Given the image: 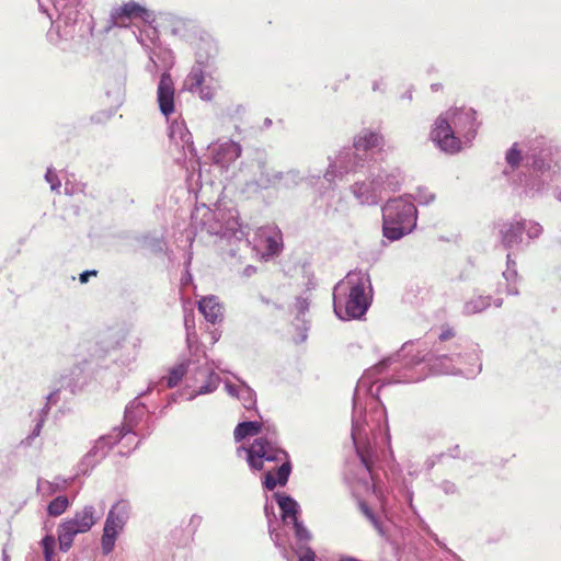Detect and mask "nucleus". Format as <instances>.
<instances>
[{
  "label": "nucleus",
  "instance_id": "obj_1",
  "mask_svg": "<svg viewBox=\"0 0 561 561\" xmlns=\"http://www.w3.org/2000/svg\"><path fill=\"white\" fill-rule=\"evenodd\" d=\"M478 126L472 108H449L435 119L430 139L440 151L454 154L471 144Z\"/></svg>",
  "mask_w": 561,
  "mask_h": 561
},
{
  "label": "nucleus",
  "instance_id": "obj_2",
  "mask_svg": "<svg viewBox=\"0 0 561 561\" xmlns=\"http://www.w3.org/2000/svg\"><path fill=\"white\" fill-rule=\"evenodd\" d=\"M382 145L383 136L380 133L369 128L360 129L353 138V146L339 151L334 161L329 164L323 179L331 186L336 178L347 174L356 175L358 171L376 167L374 149Z\"/></svg>",
  "mask_w": 561,
  "mask_h": 561
},
{
  "label": "nucleus",
  "instance_id": "obj_3",
  "mask_svg": "<svg viewBox=\"0 0 561 561\" xmlns=\"http://www.w3.org/2000/svg\"><path fill=\"white\" fill-rule=\"evenodd\" d=\"M371 283L367 272L352 271L333 289V309L341 320L360 319L371 304Z\"/></svg>",
  "mask_w": 561,
  "mask_h": 561
},
{
  "label": "nucleus",
  "instance_id": "obj_4",
  "mask_svg": "<svg viewBox=\"0 0 561 561\" xmlns=\"http://www.w3.org/2000/svg\"><path fill=\"white\" fill-rule=\"evenodd\" d=\"M525 165L529 173L519 176L518 185L529 196L541 193L559 172L551 147L546 145L543 137L536 138L529 146L525 153Z\"/></svg>",
  "mask_w": 561,
  "mask_h": 561
},
{
  "label": "nucleus",
  "instance_id": "obj_5",
  "mask_svg": "<svg viewBox=\"0 0 561 561\" xmlns=\"http://www.w3.org/2000/svg\"><path fill=\"white\" fill-rule=\"evenodd\" d=\"M415 363H425L430 373L435 375H463L471 378L481 371L482 365L477 346H469L463 352L457 346L449 353L439 348L431 351L426 347L422 356H417Z\"/></svg>",
  "mask_w": 561,
  "mask_h": 561
},
{
  "label": "nucleus",
  "instance_id": "obj_6",
  "mask_svg": "<svg viewBox=\"0 0 561 561\" xmlns=\"http://www.w3.org/2000/svg\"><path fill=\"white\" fill-rule=\"evenodd\" d=\"M239 457L242 454L247 457V462L253 471L263 469L264 461L280 462L276 471V479L279 485H285L291 472V462L289 455L279 446V439L276 428L267 432L253 440L249 447L240 446L237 449Z\"/></svg>",
  "mask_w": 561,
  "mask_h": 561
},
{
  "label": "nucleus",
  "instance_id": "obj_7",
  "mask_svg": "<svg viewBox=\"0 0 561 561\" xmlns=\"http://www.w3.org/2000/svg\"><path fill=\"white\" fill-rule=\"evenodd\" d=\"M416 220L417 210L409 195L390 198L382 207V232L390 241L411 233Z\"/></svg>",
  "mask_w": 561,
  "mask_h": 561
},
{
  "label": "nucleus",
  "instance_id": "obj_8",
  "mask_svg": "<svg viewBox=\"0 0 561 561\" xmlns=\"http://www.w3.org/2000/svg\"><path fill=\"white\" fill-rule=\"evenodd\" d=\"M123 340L121 332L108 331L89 348V359L82 354H77V363L72 367V387L82 388L87 385L95 374L98 362L117 351L122 346Z\"/></svg>",
  "mask_w": 561,
  "mask_h": 561
},
{
  "label": "nucleus",
  "instance_id": "obj_9",
  "mask_svg": "<svg viewBox=\"0 0 561 561\" xmlns=\"http://www.w3.org/2000/svg\"><path fill=\"white\" fill-rule=\"evenodd\" d=\"M202 229L210 236L228 240H247L249 227L239 222V213L236 208L218 206L214 210L207 209L201 221Z\"/></svg>",
  "mask_w": 561,
  "mask_h": 561
},
{
  "label": "nucleus",
  "instance_id": "obj_10",
  "mask_svg": "<svg viewBox=\"0 0 561 561\" xmlns=\"http://www.w3.org/2000/svg\"><path fill=\"white\" fill-rule=\"evenodd\" d=\"M413 342L404 343L402 348L398 353L381 359L378 364H376L373 368L368 370V374H379L392 365L401 364L400 369H398L397 367L393 369L397 375L393 378L392 382H416L422 380L426 376V374H414L412 371V368L414 366L422 364L415 362L417 359V356H422L425 353L426 345L425 343H417V348L415 353L413 351ZM388 385H391V381H388Z\"/></svg>",
  "mask_w": 561,
  "mask_h": 561
},
{
  "label": "nucleus",
  "instance_id": "obj_11",
  "mask_svg": "<svg viewBox=\"0 0 561 561\" xmlns=\"http://www.w3.org/2000/svg\"><path fill=\"white\" fill-rule=\"evenodd\" d=\"M275 170L271 169L263 153L244 160L239 169L238 178L243 183L244 191L255 194L263 190L274 187Z\"/></svg>",
  "mask_w": 561,
  "mask_h": 561
},
{
  "label": "nucleus",
  "instance_id": "obj_12",
  "mask_svg": "<svg viewBox=\"0 0 561 561\" xmlns=\"http://www.w3.org/2000/svg\"><path fill=\"white\" fill-rule=\"evenodd\" d=\"M130 515L131 504L128 500L121 499L111 506L105 518L101 537V550L104 556L110 554L114 550L116 539L124 530Z\"/></svg>",
  "mask_w": 561,
  "mask_h": 561
},
{
  "label": "nucleus",
  "instance_id": "obj_13",
  "mask_svg": "<svg viewBox=\"0 0 561 561\" xmlns=\"http://www.w3.org/2000/svg\"><path fill=\"white\" fill-rule=\"evenodd\" d=\"M268 530L271 539L287 561H316V552L310 547L312 534L309 530L306 538L283 536L282 533L272 527L271 523Z\"/></svg>",
  "mask_w": 561,
  "mask_h": 561
},
{
  "label": "nucleus",
  "instance_id": "obj_14",
  "mask_svg": "<svg viewBox=\"0 0 561 561\" xmlns=\"http://www.w3.org/2000/svg\"><path fill=\"white\" fill-rule=\"evenodd\" d=\"M356 174L365 175V180H356L350 190L358 204L364 206H375L381 201L382 184L380 179L382 175L376 173V167L358 171Z\"/></svg>",
  "mask_w": 561,
  "mask_h": 561
},
{
  "label": "nucleus",
  "instance_id": "obj_15",
  "mask_svg": "<svg viewBox=\"0 0 561 561\" xmlns=\"http://www.w3.org/2000/svg\"><path fill=\"white\" fill-rule=\"evenodd\" d=\"M274 497L280 510V516L286 531L284 536H289L288 531H291L293 536H298L299 538L308 537L309 529L299 519V504L297 501L290 495L279 492L275 493Z\"/></svg>",
  "mask_w": 561,
  "mask_h": 561
},
{
  "label": "nucleus",
  "instance_id": "obj_16",
  "mask_svg": "<svg viewBox=\"0 0 561 561\" xmlns=\"http://www.w3.org/2000/svg\"><path fill=\"white\" fill-rule=\"evenodd\" d=\"M57 12V19L53 21L47 32L48 42L62 51L70 47V3L65 8L54 9Z\"/></svg>",
  "mask_w": 561,
  "mask_h": 561
},
{
  "label": "nucleus",
  "instance_id": "obj_17",
  "mask_svg": "<svg viewBox=\"0 0 561 561\" xmlns=\"http://www.w3.org/2000/svg\"><path fill=\"white\" fill-rule=\"evenodd\" d=\"M131 19H140L145 23L154 22V13L141 4L130 1L112 10L110 15V27L127 26L126 21Z\"/></svg>",
  "mask_w": 561,
  "mask_h": 561
},
{
  "label": "nucleus",
  "instance_id": "obj_18",
  "mask_svg": "<svg viewBox=\"0 0 561 561\" xmlns=\"http://www.w3.org/2000/svg\"><path fill=\"white\" fill-rule=\"evenodd\" d=\"M115 442L112 436L100 437L78 465L76 476L88 474L107 455Z\"/></svg>",
  "mask_w": 561,
  "mask_h": 561
},
{
  "label": "nucleus",
  "instance_id": "obj_19",
  "mask_svg": "<svg viewBox=\"0 0 561 561\" xmlns=\"http://www.w3.org/2000/svg\"><path fill=\"white\" fill-rule=\"evenodd\" d=\"M363 388H367V390L371 391L373 387H367V381L365 378H362L355 389L353 397V414H352V438L354 444H357L359 439L366 436L365 426L366 414L363 409V403L360 400V391Z\"/></svg>",
  "mask_w": 561,
  "mask_h": 561
},
{
  "label": "nucleus",
  "instance_id": "obj_20",
  "mask_svg": "<svg viewBox=\"0 0 561 561\" xmlns=\"http://www.w3.org/2000/svg\"><path fill=\"white\" fill-rule=\"evenodd\" d=\"M194 379L196 382H202L199 387H197L195 390L190 392L187 400H194L197 396L202 394H208L214 392L219 383H220V377L218 374H216L207 364H197L194 370Z\"/></svg>",
  "mask_w": 561,
  "mask_h": 561
},
{
  "label": "nucleus",
  "instance_id": "obj_21",
  "mask_svg": "<svg viewBox=\"0 0 561 561\" xmlns=\"http://www.w3.org/2000/svg\"><path fill=\"white\" fill-rule=\"evenodd\" d=\"M157 99L160 112L167 118L174 113V83L169 72H163L158 84Z\"/></svg>",
  "mask_w": 561,
  "mask_h": 561
},
{
  "label": "nucleus",
  "instance_id": "obj_22",
  "mask_svg": "<svg viewBox=\"0 0 561 561\" xmlns=\"http://www.w3.org/2000/svg\"><path fill=\"white\" fill-rule=\"evenodd\" d=\"M214 162L228 168L234 162L242 153V147L239 142L233 140L219 141L211 148Z\"/></svg>",
  "mask_w": 561,
  "mask_h": 561
},
{
  "label": "nucleus",
  "instance_id": "obj_23",
  "mask_svg": "<svg viewBox=\"0 0 561 561\" xmlns=\"http://www.w3.org/2000/svg\"><path fill=\"white\" fill-rule=\"evenodd\" d=\"M218 55L217 42L210 36H201L195 53V64L211 70Z\"/></svg>",
  "mask_w": 561,
  "mask_h": 561
},
{
  "label": "nucleus",
  "instance_id": "obj_24",
  "mask_svg": "<svg viewBox=\"0 0 561 561\" xmlns=\"http://www.w3.org/2000/svg\"><path fill=\"white\" fill-rule=\"evenodd\" d=\"M525 230V219L513 220L505 222L500 229L501 242L504 248L512 249L518 245L523 240Z\"/></svg>",
  "mask_w": 561,
  "mask_h": 561
},
{
  "label": "nucleus",
  "instance_id": "obj_25",
  "mask_svg": "<svg viewBox=\"0 0 561 561\" xmlns=\"http://www.w3.org/2000/svg\"><path fill=\"white\" fill-rule=\"evenodd\" d=\"M98 518L93 505H85L81 511L76 512L72 517V537L77 534L90 530Z\"/></svg>",
  "mask_w": 561,
  "mask_h": 561
},
{
  "label": "nucleus",
  "instance_id": "obj_26",
  "mask_svg": "<svg viewBox=\"0 0 561 561\" xmlns=\"http://www.w3.org/2000/svg\"><path fill=\"white\" fill-rule=\"evenodd\" d=\"M221 306L215 296L204 297L198 301V310L204 318L215 324L222 317Z\"/></svg>",
  "mask_w": 561,
  "mask_h": 561
},
{
  "label": "nucleus",
  "instance_id": "obj_27",
  "mask_svg": "<svg viewBox=\"0 0 561 561\" xmlns=\"http://www.w3.org/2000/svg\"><path fill=\"white\" fill-rule=\"evenodd\" d=\"M275 428L274 426H263L260 422L256 421H244L239 423L234 431L233 436L236 442H241L247 437L250 436H256L259 434H262L263 436L267 430Z\"/></svg>",
  "mask_w": 561,
  "mask_h": 561
},
{
  "label": "nucleus",
  "instance_id": "obj_28",
  "mask_svg": "<svg viewBox=\"0 0 561 561\" xmlns=\"http://www.w3.org/2000/svg\"><path fill=\"white\" fill-rule=\"evenodd\" d=\"M304 176L298 170L291 169L286 172L275 170L274 187L291 188L301 183Z\"/></svg>",
  "mask_w": 561,
  "mask_h": 561
},
{
  "label": "nucleus",
  "instance_id": "obj_29",
  "mask_svg": "<svg viewBox=\"0 0 561 561\" xmlns=\"http://www.w3.org/2000/svg\"><path fill=\"white\" fill-rule=\"evenodd\" d=\"M210 72V69L201 65L194 64L191 71L184 80V88L190 92H196L204 83L205 76Z\"/></svg>",
  "mask_w": 561,
  "mask_h": 561
},
{
  "label": "nucleus",
  "instance_id": "obj_30",
  "mask_svg": "<svg viewBox=\"0 0 561 561\" xmlns=\"http://www.w3.org/2000/svg\"><path fill=\"white\" fill-rule=\"evenodd\" d=\"M197 364L198 360L195 362L188 359L187 362L181 363L178 366L173 367L170 370L169 376L167 377V386L169 388H174L175 386H178V383L182 380L184 375H186L187 373H194Z\"/></svg>",
  "mask_w": 561,
  "mask_h": 561
},
{
  "label": "nucleus",
  "instance_id": "obj_31",
  "mask_svg": "<svg viewBox=\"0 0 561 561\" xmlns=\"http://www.w3.org/2000/svg\"><path fill=\"white\" fill-rule=\"evenodd\" d=\"M376 173H380L382 178L380 182L382 184V192H396L399 191L402 184V173L399 169H393L391 171L379 170L376 167Z\"/></svg>",
  "mask_w": 561,
  "mask_h": 561
},
{
  "label": "nucleus",
  "instance_id": "obj_32",
  "mask_svg": "<svg viewBox=\"0 0 561 561\" xmlns=\"http://www.w3.org/2000/svg\"><path fill=\"white\" fill-rule=\"evenodd\" d=\"M124 95H125V79L123 77H118V78L114 79L112 82L107 83L106 96L110 99V101L114 107H118L123 104Z\"/></svg>",
  "mask_w": 561,
  "mask_h": 561
},
{
  "label": "nucleus",
  "instance_id": "obj_33",
  "mask_svg": "<svg viewBox=\"0 0 561 561\" xmlns=\"http://www.w3.org/2000/svg\"><path fill=\"white\" fill-rule=\"evenodd\" d=\"M491 296H474L468 299L462 307V313L466 316H472L484 311L491 305Z\"/></svg>",
  "mask_w": 561,
  "mask_h": 561
},
{
  "label": "nucleus",
  "instance_id": "obj_34",
  "mask_svg": "<svg viewBox=\"0 0 561 561\" xmlns=\"http://www.w3.org/2000/svg\"><path fill=\"white\" fill-rule=\"evenodd\" d=\"M145 405L138 398L134 399L125 409L124 421L130 426L131 423L137 424V419L144 413Z\"/></svg>",
  "mask_w": 561,
  "mask_h": 561
},
{
  "label": "nucleus",
  "instance_id": "obj_35",
  "mask_svg": "<svg viewBox=\"0 0 561 561\" xmlns=\"http://www.w3.org/2000/svg\"><path fill=\"white\" fill-rule=\"evenodd\" d=\"M243 404L247 410H251L256 404V393L253 389H251L244 382L241 383V390L238 392L237 397Z\"/></svg>",
  "mask_w": 561,
  "mask_h": 561
},
{
  "label": "nucleus",
  "instance_id": "obj_36",
  "mask_svg": "<svg viewBox=\"0 0 561 561\" xmlns=\"http://www.w3.org/2000/svg\"><path fill=\"white\" fill-rule=\"evenodd\" d=\"M58 541L60 551L70 550V520H65L58 528Z\"/></svg>",
  "mask_w": 561,
  "mask_h": 561
},
{
  "label": "nucleus",
  "instance_id": "obj_37",
  "mask_svg": "<svg viewBox=\"0 0 561 561\" xmlns=\"http://www.w3.org/2000/svg\"><path fill=\"white\" fill-rule=\"evenodd\" d=\"M135 425L136 423H131V425L128 426L126 421H124V424L121 428H114L113 432L107 436H112V440H116L114 445L123 439H126L128 443H131V440L135 437V434H133L131 436L128 434L131 433V430Z\"/></svg>",
  "mask_w": 561,
  "mask_h": 561
},
{
  "label": "nucleus",
  "instance_id": "obj_38",
  "mask_svg": "<svg viewBox=\"0 0 561 561\" xmlns=\"http://www.w3.org/2000/svg\"><path fill=\"white\" fill-rule=\"evenodd\" d=\"M522 150L518 148V145L515 142L505 154V160L507 165L514 171L517 169L523 161Z\"/></svg>",
  "mask_w": 561,
  "mask_h": 561
},
{
  "label": "nucleus",
  "instance_id": "obj_39",
  "mask_svg": "<svg viewBox=\"0 0 561 561\" xmlns=\"http://www.w3.org/2000/svg\"><path fill=\"white\" fill-rule=\"evenodd\" d=\"M68 504L67 496H57L48 504L47 512L50 516H59L66 511Z\"/></svg>",
  "mask_w": 561,
  "mask_h": 561
},
{
  "label": "nucleus",
  "instance_id": "obj_40",
  "mask_svg": "<svg viewBox=\"0 0 561 561\" xmlns=\"http://www.w3.org/2000/svg\"><path fill=\"white\" fill-rule=\"evenodd\" d=\"M439 492L446 496L459 495L460 489L455 481L444 479L434 485Z\"/></svg>",
  "mask_w": 561,
  "mask_h": 561
},
{
  "label": "nucleus",
  "instance_id": "obj_41",
  "mask_svg": "<svg viewBox=\"0 0 561 561\" xmlns=\"http://www.w3.org/2000/svg\"><path fill=\"white\" fill-rule=\"evenodd\" d=\"M55 545L54 536L47 535L43 538L42 546L45 561H54Z\"/></svg>",
  "mask_w": 561,
  "mask_h": 561
},
{
  "label": "nucleus",
  "instance_id": "obj_42",
  "mask_svg": "<svg viewBox=\"0 0 561 561\" xmlns=\"http://www.w3.org/2000/svg\"><path fill=\"white\" fill-rule=\"evenodd\" d=\"M543 229L542 226L536 221L525 219V230L529 239H537L541 236Z\"/></svg>",
  "mask_w": 561,
  "mask_h": 561
},
{
  "label": "nucleus",
  "instance_id": "obj_43",
  "mask_svg": "<svg viewBox=\"0 0 561 561\" xmlns=\"http://www.w3.org/2000/svg\"><path fill=\"white\" fill-rule=\"evenodd\" d=\"M506 259V270L503 272V276L508 283L515 282L517 278L516 262L512 260L511 254H507Z\"/></svg>",
  "mask_w": 561,
  "mask_h": 561
},
{
  "label": "nucleus",
  "instance_id": "obj_44",
  "mask_svg": "<svg viewBox=\"0 0 561 561\" xmlns=\"http://www.w3.org/2000/svg\"><path fill=\"white\" fill-rule=\"evenodd\" d=\"M45 180L50 185V190L53 192L60 193L61 182L54 169H47L45 173Z\"/></svg>",
  "mask_w": 561,
  "mask_h": 561
},
{
  "label": "nucleus",
  "instance_id": "obj_45",
  "mask_svg": "<svg viewBox=\"0 0 561 561\" xmlns=\"http://www.w3.org/2000/svg\"><path fill=\"white\" fill-rule=\"evenodd\" d=\"M44 417H38L36 424L34 425L31 434L21 442V445L28 447L32 445L33 440L39 436L42 428L44 426Z\"/></svg>",
  "mask_w": 561,
  "mask_h": 561
},
{
  "label": "nucleus",
  "instance_id": "obj_46",
  "mask_svg": "<svg viewBox=\"0 0 561 561\" xmlns=\"http://www.w3.org/2000/svg\"><path fill=\"white\" fill-rule=\"evenodd\" d=\"M164 20L167 22H169L172 26V34H178L180 31H182L184 27H185V21L180 18V16H176L174 14H171V13H167L164 14Z\"/></svg>",
  "mask_w": 561,
  "mask_h": 561
},
{
  "label": "nucleus",
  "instance_id": "obj_47",
  "mask_svg": "<svg viewBox=\"0 0 561 561\" xmlns=\"http://www.w3.org/2000/svg\"><path fill=\"white\" fill-rule=\"evenodd\" d=\"M57 488L58 485L54 484L50 481L44 479L37 480V491L44 496H49L54 494L57 491Z\"/></svg>",
  "mask_w": 561,
  "mask_h": 561
},
{
  "label": "nucleus",
  "instance_id": "obj_48",
  "mask_svg": "<svg viewBox=\"0 0 561 561\" xmlns=\"http://www.w3.org/2000/svg\"><path fill=\"white\" fill-rule=\"evenodd\" d=\"M364 513H365V515L368 517V519L371 522V524L374 525V527H375V529L378 531V534H379L381 537H383V538H386V539L388 540V538H387V536H386V530H385L383 526H382V525H381V523H380V522L375 517V515L371 513V511H369V508L365 507V508H364Z\"/></svg>",
  "mask_w": 561,
  "mask_h": 561
},
{
  "label": "nucleus",
  "instance_id": "obj_49",
  "mask_svg": "<svg viewBox=\"0 0 561 561\" xmlns=\"http://www.w3.org/2000/svg\"><path fill=\"white\" fill-rule=\"evenodd\" d=\"M184 324H185V329H186V342L188 344V347H191L193 339L196 337L195 333H194V319L191 318L190 316H185Z\"/></svg>",
  "mask_w": 561,
  "mask_h": 561
},
{
  "label": "nucleus",
  "instance_id": "obj_50",
  "mask_svg": "<svg viewBox=\"0 0 561 561\" xmlns=\"http://www.w3.org/2000/svg\"><path fill=\"white\" fill-rule=\"evenodd\" d=\"M309 299L306 297H297L295 302V309L297 311V318L304 316L309 310Z\"/></svg>",
  "mask_w": 561,
  "mask_h": 561
},
{
  "label": "nucleus",
  "instance_id": "obj_51",
  "mask_svg": "<svg viewBox=\"0 0 561 561\" xmlns=\"http://www.w3.org/2000/svg\"><path fill=\"white\" fill-rule=\"evenodd\" d=\"M445 458V454L444 453H439V454H435V455H432L431 457H428L425 461V467L427 470H431L434 468V466L438 462H442L443 459Z\"/></svg>",
  "mask_w": 561,
  "mask_h": 561
},
{
  "label": "nucleus",
  "instance_id": "obj_52",
  "mask_svg": "<svg viewBox=\"0 0 561 561\" xmlns=\"http://www.w3.org/2000/svg\"><path fill=\"white\" fill-rule=\"evenodd\" d=\"M277 484H279V483H278V480L276 479V477L272 472H267L264 477L263 485L267 490L272 491L276 488Z\"/></svg>",
  "mask_w": 561,
  "mask_h": 561
},
{
  "label": "nucleus",
  "instance_id": "obj_53",
  "mask_svg": "<svg viewBox=\"0 0 561 561\" xmlns=\"http://www.w3.org/2000/svg\"><path fill=\"white\" fill-rule=\"evenodd\" d=\"M415 199L420 205H427L435 199V195L430 192H419Z\"/></svg>",
  "mask_w": 561,
  "mask_h": 561
},
{
  "label": "nucleus",
  "instance_id": "obj_54",
  "mask_svg": "<svg viewBox=\"0 0 561 561\" xmlns=\"http://www.w3.org/2000/svg\"><path fill=\"white\" fill-rule=\"evenodd\" d=\"M196 92H198L199 98L204 101H210L214 98V91L210 87H204L202 84Z\"/></svg>",
  "mask_w": 561,
  "mask_h": 561
},
{
  "label": "nucleus",
  "instance_id": "obj_55",
  "mask_svg": "<svg viewBox=\"0 0 561 561\" xmlns=\"http://www.w3.org/2000/svg\"><path fill=\"white\" fill-rule=\"evenodd\" d=\"M445 454V457H450V458H454V459H459L462 457V454H461V448L459 445H454L451 447H449L447 449Z\"/></svg>",
  "mask_w": 561,
  "mask_h": 561
},
{
  "label": "nucleus",
  "instance_id": "obj_56",
  "mask_svg": "<svg viewBox=\"0 0 561 561\" xmlns=\"http://www.w3.org/2000/svg\"><path fill=\"white\" fill-rule=\"evenodd\" d=\"M60 400V389H56L54 391H51L47 398H46V401H48V403H51V405H56Z\"/></svg>",
  "mask_w": 561,
  "mask_h": 561
},
{
  "label": "nucleus",
  "instance_id": "obj_57",
  "mask_svg": "<svg viewBox=\"0 0 561 561\" xmlns=\"http://www.w3.org/2000/svg\"><path fill=\"white\" fill-rule=\"evenodd\" d=\"M96 274L98 272L95 270L84 271L79 275V280L81 284H85L90 276H95Z\"/></svg>",
  "mask_w": 561,
  "mask_h": 561
},
{
  "label": "nucleus",
  "instance_id": "obj_58",
  "mask_svg": "<svg viewBox=\"0 0 561 561\" xmlns=\"http://www.w3.org/2000/svg\"><path fill=\"white\" fill-rule=\"evenodd\" d=\"M226 389L228 393L232 397H238V392L241 390V385H232L230 382L226 383Z\"/></svg>",
  "mask_w": 561,
  "mask_h": 561
},
{
  "label": "nucleus",
  "instance_id": "obj_59",
  "mask_svg": "<svg viewBox=\"0 0 561 561\" xmlns=\"http://www.w3.org/2000/svg\"><path fill=\"white\" fill-rule=\"evenodd\" d=\"M51 407V403H48V401H46L45 405L38 412V417H44L45 421Z\"/></svg>",
  "mask_w": 561,
  "mask_h": 561
},
{
  "label": "nucleus",
  "instance_id": "obj_60",
  "mask_svg": "<svg viewBox=\"0 0 561 561\" xmlns=\"http://www.w3.org/2000/svg\"><path fill=\"white\" fill-rule=\"evenodd\" d=\"M70 3V0H53L54 9L65 8Z\"/></svg>",
  "mask_w": 561,
  "mask_h": 561
},
{
  "label": "nucleus",
  "instance_id": "obj_61",
  "mask_svg": "<svg viewBox=\"0 0 561 561\" xmlns=\"http://www.w3.org/2000/svg\"><path fill=\"white\" fill-rule=\"evenodd\" d=\"M444 561H462L460 558L456 556V553L451 552L450 550L447 551V556Z\"/></svg>",
  "mask_w": 561,
  "mask_h": 561
},
{
  "label": "nucleus",
  "instance_id": "obj_62",
  "mask_svg": "<svg viewBox=\"0 0 561 561\" xmlns=\"http://www.w3.org/2000/svg\"><path fill=\"white\" fill-rule=\"evenodd\" d=\"M506 293L507 295L517 296L518 289L515 285H507Z\"/></svg>",
  "mask_w": 561,
  "mask_h": 561
},
{
  "label": "nucleus",
  "instance_id": "obj_63",
  "mask_svg": "<svg viewBox=\"0 0 561 561\" xmlns=\"http://www.w3.org/2000/svg\"><path fill=\"white\" fill-rule=\"evenodd\" d=\"M337 561H362L355 557L348 556V554H342L340 556Z\"/></svg>",
  "mask_w": 561,
  "mask_h": 561
},
{
  "label": "nucleus",
  "instance_id": "obj_64",
  "mask_svg": "<svg viewBox=\"0 0 561 561\" xmlns=\"http://www.w3.org/2000/svg\"><path fill=\"white\" fill-rule=\"evenodd\" d=\"M88 1L87 0H72V7H80L81 9H84L85 5H87Z\"/></svg>",
  "mask_w": 561,
  "mask_h": 561
}]
</instances>
